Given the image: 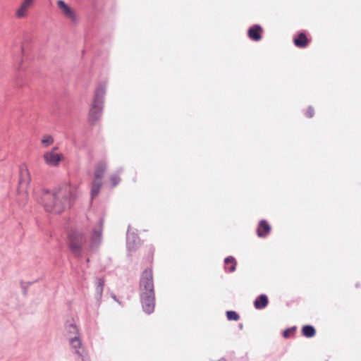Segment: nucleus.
Returning <instances> with one entry per match:
<instances>
[{"label": "nucleus", "instance_id": "20e7f679", "mask_svg": "<svg viewBox=\"0 0 361 361\" xmlns=\"http://www.w3.org/2000/svg\"><path fill=\"white\" fill-rule=\"evenodd\" d=\"M106 169V163L104 161L98 162L95 166V170L94 173V178L92 183L91 188V198L94 199L96 197L100 191L102 186V178Z\"/></svg>", "mask_w": 361, "mask_h": 361}, {"label": "nucleus", "instance_id": "1a4fd4ad", "mask_svg": "<svg viewBox=\"0 0 361 361\" xmlns=\"http://www.w3.org/2000/svg\"><path fill=\"white\" fill-rule=\"evenodd\" d=\"M30 181V175L26 165L20 166L19 190H25Z\"/></svg>", "mask_w": 361, "mask_h": 361}, {"label": "nucleus", "instance_id": "dca6fc26", "mask_svg": "<svg viewBox=\"0 0 361 361\" xmlns=\"http://www.w3.org/2000/svg\"><path fill=\"white\" fill-rule=\"evenodd\" d=\"M66 330L69 338L78 336V329L73 320L67 321L66 324Z\"/></svg>", "mask_w": 361, "mask_h": 361}, {"label": "nucleus", "instance_id": "39448f33", "mask_svg": "<svg viewBox=\"0 0 361 361\" xmlns=\"http://www.w3.org/2000/svg\"><path fill=\"white\" fill-rule=\"evenodd\" d=\"M154 293L153 274L150 269H145L142 273L140 280V294Z\"/></svg>", "mask_w": 361, "mask_h": 361}, {"label": "nucleus", "instance_id": "f03ea898", "mask_svg": "<svg viewBox=\"0 0 361 361\" xmlns=\"http://www.w3.org/2000/svg\"><path fill=\"white\" fill-rule=\"evenodd\" d=\"M105 93V84H99L95 90L93 103L89 112V122L92 126L94 125L102 116Z\"/></svg>", "mask_w": 361, "mask_h": 361}, {"label": "nucleus", "instance_id": "ddd939ff", "mask_svg": "<svg viewBox=\"0 0 361 361\" xmlns=\"http://www.w3.org/2000/svg\"><path fill=\"white\" fill-rule=\"evenodd\" d=\"M271 231V226L265 220H262L259 223L257 230V235L260 238L267 236Z\"/></svg>", "mask_w": 361, "mask_h": 361}, {"label": "nucleus", "instance_id": "6ab92c4d", "mask_svg": "<svg viewBox=\"0 0 361 361\" xmlns=\"http://www.w3.org/2000/svg\"><path fill=\"white\" fill-rule=\"evenodd\" d=\"M140 240L137 235L134 234H127V247L129 250H135Z\"/></svg>", "mask_w": 361, "mask_h": 361}, {"label": "nucleus", "instance_id": "0eeeda50", "mask_svg": "<svg viewBox=\"0 0 361 361\" xmlns=\"http://www.w3.org/2000/svg\"><path fill=\"white\" fill-rule=\"evenodd\" d=\"M140 297L143 310L147 314L152 313L155 307V293H142Z\"/></svg>", "mask_w": 361, "mask_h": 361}, {"label": "nucleus", "instance_id": "412c9836", "mask_svg": "<svg viewBox=\"0 0 361 361\" xmlns=\"http://www.w3.org/2000/svg\"><path fill=\"white\" fill-rule=\"evenodd\" d=\"M224 263L226 264H232V265L228 268V271L230 272H233L235 270L236 267V261L234 257L229 256L225 258Z\"/></svg>", "mask_w": 361, "mask_h": 361}, {"label": "nucleus", "instance_id": "a878e982", "mask_svg": "<svg viewBox=\"0 0 361 361\" xmlns=\"http://www.w3.org/2000/svg\"><path fill=\"white\" fill-rule=\"evenodd\" d=\"M314 109L312 108V106H310L307 109L305 115L307 118H312L314 116Z\"/></svg>", "mask_w": 361, "mask_h": 361}, {"label": "nucleus", "instance_id": "f257e3e1", "mask_svg": "<svg viewBox=\"0 0 361 361\" xmlns=\"http://www.w3.org/2000/svg\"><path fill=\"white\" fill-rule=\"evenodd\" d=\"M75 199V192L70 185H63L54 188L53 191L44 190L41 197V203L47 212L60 214Z\"/></svg>", "mask_w": 361, "mask_h": 361}, {"label": "nucleus", "instance_id": "f3484780", "mask_svg": "<svg viewBox=\"0 0 361 361\" xmlns=\"http://www.w3.org/2000/svg\"><path fill=\"white\" fill-rule=\"evenodd\" d=\"M269 300L266 295L262 294L259 295L254 302V306L256 309L260 310L266 307Z\"/></svg>", "mask_w": 361, "mask_h": 361}, {"label": "nucleus", "instance_id": "4be33fe9", "mask_svg": "<svg viewBox=\"0 0 361 361\" xmlns=\"http://www.w3.org/2000/svg\"><path fill=\"white\" fill-rule=\"evenodd\" d=\"M41 142L44 147H48L54 142V138L51 135H46L43 136Z\"/></svg>", "mask_w": 361, "mask_h": 361}, {"label": "nucleus", "instance_id": "423d86ee", "mask_svg": "<svg viewBox=\"0 0 361 361\" xmlns=\"http://www.w3.org/2000/svg\"><path fill=\"white\" fill-rule=\"evenodd\" d=\"M103 225H104V219H101L98 224L93 229V231L91 235L90 242V250L91 251H96L102 242V234L103 231Z\"/></svg>", "mask_w": 361, "mask_h": 361}, {"label": "nucleus", "instance_id": "b1692460", "mask_svg": "<svg viewBox=\"0 0 361 361\" xmlns=\"http://www.w3.org/2000/svg\"><path fill=\"white\" fill-rule=\"evenodd\" d=\"M110 181L112 187L114 188L119 183L121 178L116 175H113L110 177Z\"/></svg>", "mask_w": 361, "mask_h": 361}, {"label": "nucleus", "instance_id": "f8f14e48", "mask_svg": "<svg viewBox=\"0 0 361 361\" xmlns=\"http://www.w3.org/2000/svg\"><path fill=\"white\" fill-rule=\"evenodd\" d=\"M69 341L72 348L75 349V353L81 357L82 361H86L85 357L84 355V350H80L78 349L81 346V341L79 337L78 336L71 337L69 338Z\"/></svg>", "mask_w": 361, "mask_h": 361}, {"label": "nucleus", "instance_id": "2eb2a0df", "mask_svg": "<svg viewBox=\"0 0 361 361\" xmlns=\"http://www.w3.org/2000/svg\"><path fill=\"white\" fill-rule=\"evenodd\" d=\"M294 44L300 48H305L308 45L309 40L304 32H300L297 37L293 39Z\"/></svg>", "mask_w": 361, "mask_h": 361}, {"label": "nucleus", "instance_id": "c85d7f7f", "mask_svg": "<svg viewBox=\"0 0 361 361\" xmlns=\"http://www.w3.org/2000/svg\"><path fill=\"white\" fill-rule=\"evenodd\" d=\"M240 329H242V328H243V325H242V324H240Z\"/></svg>", "mask_w": 361, "mask_h": 361}, {"label": "nucleus", "instance_id": "6e6552de", "mask_svg": "<svg viewBox=\"0 0 361 361\" xmlns=\"http://www.w3.org/2000/svg\"><path fill=\"white\" fill-rule=\"evenodd\" d=\"M56 4L61 11V13L67 18L70 19V20L76 23L78 21L77 16L75 13V11L65 3L63 0H58L56 1Z\"/></svg>", "mask_w": 361, "mask_h": 361}, {"label": "nucleus", "instance_id": "9b49d317", "mask_svg": "<svg viewBox=\"0 0 361 361\" xmlns=\"http://www.w3.org/2000/svg\"><path fill=\"white\" fill-rule=\"evenodd\" d=\"M34 3L35 0H23L19 8L16 10V18H25L27 16L28 9L34 5Z\"/></svg>", "mask_w": 361, "mask_h": 361}, {"label": "nucleus", "instance_id": "4468645a", "mask_svg": "<svg viewBox=\"0 0 361 361\" xmlns=\"http://www.w3.org/2000/svg\"><path fill=\"white\" fill-rule=\"evenodd\" d=\"M261 32L262 27L259 25H256L249 28L248 36L252 40L259 41L262 38Z\"/></svg>", "mask_w": 361, "mask_h": 361}, {"label": "nucleus", "instance_id": "a211bd4d", "mask_svg": "<svg viewBox=\"0 0 361 361\" xmlns=\"http://www.w3.org/2000/svg\"><path fill=\"white\" fill-rule=\"evenodd\" d=\"M95 283H96L95 297H96L97 300L98 302H99V300L102 298V295L103 290H104V280L102 278H97L95 280Z\"/></svg>", "mask_w": 361, "mask_h": 361}, {"label": "nucleus", "instance_id": "393cba45", "mask_svg": "<svg viewBox=\"0 0 361 361\" xmlns=\"http://www.w3.org/2000/svg\"><path fill=\"white\" fill-rule=\"evenodd\" d=\"M296 328L294 326V327H291V328H289V329H286L283 332V336L284 338H288L290 336V334H293L295 331Z\"/></svg>", "mask_w": 361, "mask_h": 361}, {"label": "nucleus", "instance_id": "cd10ccee", "mask_svg": "<svg viewBox=\"0 0 361 361\" xmlns=\"http://www.w3.org/2000/svg\"><path fill=\"white\" fill-rule=\"evenodd\" d=\"M218 361H226L225 359L222 358V359H220Z\"/></svg>", "mask_w": 361, "mask_h": 361}, {"label": "nucleus", "instance_id": "5701e85b", "mask_svg": "<svg viewBox=\"0 0 361 361\" xmlns=\"http://www.w3.org/2000/svg\"><path fill=\"white\" fill-rule=\"evenodd\" d=\"M226 316L228 320L238 321L240 318L238 314L235 311H227Z\"/></svg>", "mask_w": 361, "mask_h": 361}, {"label": "nucleus", "instance_id": "7ed1b4c3", "mask_svg": "<svg viewBox=\"0 0 361 361\" xmlns=\"http://www.w3.org/2000/svg\"><path fill=\"white\" fill-rule=\"evenodd\" d=\"M86 243L85 235L77 230L71 231L68 235V245L71 252L76 257H80L85 253L84 246Z\"/></svg>", "mask_w": 361, "mask_h": 361}, {"label": "nucleus", "instance_id": "aec40b11", "mask_svg": "<svg viewBox=\"0 0 361 361\" xmlns=\"http://www.w3.org/2000/svg\"><path fill=\"white\" fill-rule=\"evenodd\" d=\"M302 333L304 336L307 338H312L315 335L316 331L312 326L305 325L302 327Z\"/></svg>", "mask_w": 361, "mask_h": 361}, {"label": "nucleus", "instance_id": "9d476101", "mask_svg": "<svg viewBox=\"0 0 361 361\" xmlns=\"http://www.w3.org/2000/svg\"><path fill=\"white\" fill-rule=\"evenodd\" d=\"M57 147H54L51 151L47 152L44 154V159L46 164L50 166H56L62 159V155L54 152Z\"/></svg>", "mask_w": 361, "mask_h": 361}, {"label": "nucleus", "instance_id": "bb28decb", "mask_svg": "<svg viewBox=\"0 0 361 361\" xmlns=\"http://www.w3.org/2000/svg\"><path fill=\"white\" fill-rule=\"evenodd\" d=\"M112 298H114V300H115L116 301L118 302L117 299H116V297L115 295H112Z\"/></svg>", "mask_w": 361, "mask_h": 361}]
</instances>
